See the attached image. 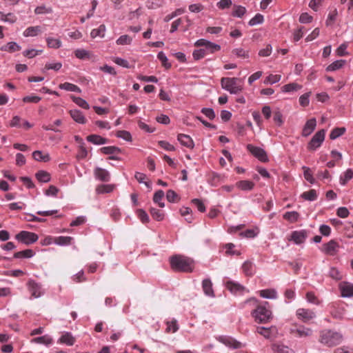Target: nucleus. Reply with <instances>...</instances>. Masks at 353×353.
Masks as SVG:
<instances>
[{"label": "nucleus", "instance_id": "1", "mask_svg": "<svg viewBox=\"0 0 353 353\" xmlns=\"http://www.w3.org/2000/svg\"><path fill=\"white\" fill-rule=\"evenodd\" d=\"M197 47H203L198 50H194L192 53L194 60H199L208 54H213L221 50V46L212 43L204 39H200L194 43Z\"/></svg>", "mask_w": 353, "mask_h": 353}, {"label": "nucleus", "instance_id": "2", "mask_svg": "<svg viewBox=\"0 0 353 353\" xmlns=\"http://www.w3.org/2000/svg\"><path fill=\"white\" fill-rule=\"evenodd\" d=\"M170 266L175 272H192L194 261L190 258L183 255H174L170 259Z\"/></svg>", "mask_w": 353, "mask_h": 353}, {"label": "nucleus", "instance_id": "3", "mask_svg": "<svg viewBox=\"0 0 353 353\" xmlns=\"http://www.w3.org/2000/svg\"><path fill=\"white\" fill-rule=\"evenodd\" d=\"M268 306H269V303L265 301L264 304L257 305L256 309L251 312V315L255 322L257 323H266L272 319V312L268 308Z\"/></svg>", "mask_w": 353, "mask_h": 353}, {"label": "nucleus", "instance_id": "4", "mask_svg": "<svg viewBox=\"0 0 353 353\" xmlns=\"http://www.w3.org/2000/svg\"><path fill=\"white\" fill-rule=\"evenodd\" d=\"M342 335L339 332L332 330L323 331L321 334L320 341L329 347L334 346L342 341Z\"/></svg>", "mask_w": 353, "mask_h": 353}, {"label": "nucleus", "instance_id": "5", "mask_svg": "<svg viewBox=\"0 0 353 353\" xmlns=\"http://www.w3.org/2000/svg\"><path fill=\"white\" fill-rule=\"evenodd\" d=\"M236 78L223 77L221 80L222 88L231 94H237L241 91L242 88L236 84Z\"/></svg>", "mask_w": 353, "mask_h": 353}, {"label": "nucleus", "instance_id": "6", "mask_svg": "<svg viewBox=\"0 0 353 353\" xmlns=\"http://www.w3.org/2000/svg\"><path fill=\"white\" fill-rule=\"evenodd\" d=\"M325 130L324 129H322L315 133V134L312 137V139L307 144V149L309 150H316L321 145L325 139Z\"/></svg>", "mask_w": 353, "mask_h": 353}, {"label": "nucleus", "instance_id": "7", "mask_svg": "<svg viewBox=\"0 0 353 353\" xmlns=\"http://www.w3.org/2000/svg\"><path fill=\"white\" fill-rule=\"evenodd\" d=\"M16 239L26 245H30L37 241L39 236L37 234L28 232L21 231L15 236Z\"/></svg>", "mask_w": 353, "mask_h": 353}, {"label": "nucleus", "instance_id": "8", "mask_svg": "<svg viewBox=\"0 0 353 353\" xmlns=\"http://www.w3.org/2000/svg\"><path fill=\"white\" fill-rule=\"evenodd\" d=\"M27 286L34 298H39L44 294V290L42 288V285L32 279H30L28 281Z\"/></svg>", "mask_w": 353, "mask_h": 353}, {"label": "nucleus", "instance_id": "9", "mask_svg": "<svg viewBox=\"0 0 353 353\" xmlns=\"http://www.w3.org/2000/svg\"><path fill=\"white\" fill-rule=\"evenodd\" d=\"M247 149L261 162L268 161L267 153L263 148L248 144Z\"/></svg>", "mask_w": 353, "mask_h": 353}, {"label": "nucleus", "instance_id": "10", "mask_svg": "<svg viewBox=\"0 0 353 353\" xmlns=\"http://www.w3.org/2000/svg\"><path fill=\"white\" fill-rule=\"evenodd\" d=\"M308 236V232L305 230H295L291 233L289 241H292L296 244H301L304 243Z\"/></svg>", "mask_w": 353, "mask_h": 353}, {"label": "nucleus", "instance_id": "11", "mask_svg": "<svg viewBox=\"0 0 353 353\" xmlns=\"http://www.w3.org/2000/svg\"><path fill=\"white\" fill-rule=\"evenodd\" d=\"M339 245L335 240H330L322 245V252L330 256H334L339 251Z\"/></svg>", "mask_w": 353, "mask_h": 353}, {"label": "nucleus", "instance_id": "12", "mask_svg": "<svg viewBox=\"0 0 353 353\" xmlns=\"http://www.w3.org/2000/svg\"><path fill=\"white\" fill-rule=\"evenodd\" d=\"M225 288L232 294H243L245 291V288L238 282L233 281H227L225 283Z\"/></svg>", "mask_w": 353, "mask_h": 353}, {"label": "nucleus", "instance_id": "13", "mask_svg": "<svg viewBox=\"0 0 353 353\" xmlns=\"http://www.w3.org/2000/svg\"><path fill=\"white\" fill-rule=\"evenodd\" d=\"M339 290L341 296L345 298L353 297V284L347 281H343L339 284Z\"/></svg>", "mask_w": 353, "mask_h": 353}, {"label": "nucleus", "instance_id": "14", "mask_svg": "<svg viewBox=\"0 0 353 353\" xmlns=\"http://www.w3.org/2000/svg\"><path fill=\"white\" fill-rule=\"evenodd\" d=\"M296 315L303 322H307L315 317V313L313 311L304 308L299 309L296 311Z\"/></svg>", "mask_w": 353, "mask_h": 353}, {"label": "nucleus", "instance_id": "15", "mask_svg": "<svg viewBox=\"0 0 353 353\" xmlns=\"http://www.w3.org/2000/svg\"><path fill=\"white\" fill-rule=\"evenodd\" d=\"M94 174L95 178L101 181L108 182L110 180V172L101 168H96L94 170Z\"/></svg>", "mask_w": 353, "mask_h": 353}, {"label": "nucleus", "instance_id": "16", "mask_svg": "<svg viewBox=\"0 0 353 353\" xmlns=\"http://www.w3.org/2000/svg\"><path fill=\"white\" fill-rule=\"evenodd\" d=\"M316 126V120L315 118H312L307 121L302 130V136L306 137L310 135L314 130Z\"/></svg>", "mask_w": 353, "mask_h": 353}, {"label": "nucleus", "instance_id": "17", "mask_svg": "<svg viewBox=\"0 0 353 353\" xmlns=\"http://www.w3.org/2000/svg\"><path fill=\"white\" fill-rule=\"evenodd\" d=\"M256 332L259 334L263 336L266 339H270L273 334L276 333V328L275 326L265 327L263 326H259L256 327Z\"/></svg>", "mask_w": 353, "mask_h": 353}, {"label": "nucleus", "instance_id": "18", "mask_svg": "<svg viewBox=\"0 0 353 353\" xmlns=\"http://www.w3.org/2000/svg\"><path fill=\"white\" fill-rule=\"evenodd\" d=\"M290 332L299 337H303L310 336L312 334V330L304 326H299L291 328Z\"/></svg>", "mask_w": 353, "mask_h": 353}, {"label": "nucleus", "instance_id": "19", "mask_svg": "<svg viewBox=\"0 0 353 353\" xmlns=\"http://www.w3.org/2000/svg\"><path fill=\"white\" fill-rule=\"evenodd\" d=\"M220 341L226 346L232 349H239L241 347V343L232 337L222 336L220 339Z\"/></svg>", "mask_w": 353, "mask_h": 353}, {"label": "nucleus", "instance_id": "20", "mask_svg": "<svg viewBox=\"0 0 353 353\" xmlns=\"http://www.w3.org/2000/svg\"><path fill=\"white\" fill-rule=\"evenodd\" d=\"M177 140L182 145L188 148L192 149L194 146V141L189 135L185 134H179L177 136Z\"/></svg>", "mask_w": 353, "mask_h": 353}, {"label": "nucleus", "instance_id": "21", "mask_svg": "<svg viewBox=\"0 0 353 353\" xmlns=\"http://www.w3.org/2000/svg\"><path fill=\"white\" fill-rule=\"evenodd\" d=\"M202 288L205 295L214 297V292L212 288V283L210 279H205L202 281Z\"/></svg>", "mask_w": 353, "mask_h": 353}, {"label": "nucleus", "instance_id": "22", "mask_svg": "<svg viewBox=\"0 0 353 353\" xmlns=\"http://www.w3.org/2000/svg\"><path fill=\"white\" fill-rule=\"evenodd\" d=\"M30 342L32 343L43 344L46 346H48L52 343L53 339L49 335L46 334L41 336L34 338L30 341Z\"/></svg>", "mask_w": 353, "mask_h": 353}, {"label": "nucleus", "instance_id": "23", "mask_svg": "<svg viewBox=\"0 0 353 353\" xmlns=\"http://www.w3.org/2000/svg\"><path fill=\"white\" fill-rule=\"evenodd\" d=\"M87 141L94 145H103L108 143V140L98 134H90L87 137Z\"/></svg>", "mask_w": 353, "mask_h": 353}, {"label": "nucleus", "instance_id": "24", "mask_svg": "<svg viewBox=\"0 0 353 353\" xmlns=\"http://www.w3.org/2000/svg\"><path fill=\"white\" fill-rule=\"evenodd\" d=\"M73 238L71 236H57L53 237V243L61 246L69 245L72 243Z\"/></svg>", "mask_w": 353, "mask_h": 353}, {"label": "nucleus", "instance_id": "25", "mask_svg": "<svg viewBox=\"0 0 353 353\" xmlns=\"http://www.w3.org/2000/svg\"><path fill=\"white\" fill-rule=\"evenodd\" d=\"M71 117L77 123L84 124L86 122V119L83 114L82 112L79 110H72L70 111Z\"/></svg>", "mask_w": 353, "mask_h": 353}, {"label": "nucleus", "instance_id": "26", "mask_svg": "<svg viewBox=\"0 0 353 353\" xmlns=\"http://www.w3.org/2000/svg\"><path fill=\"white\" fill-rule=\"evenodd\" d=\"M236 185L238 188L241 189L243 191H249L252 190L255 184L254 182L248 180H242L239 181L236 183Z\"/></svg>", "mask_w": 353, "mask_h": 353}, {"label": "nucleus", "instance_id": "27", "mask_svg": "<svg viewBox=\"0 0 353 353\" xmlns=\"http://www.w3.org/2000/svg\"><path fill=\"white\" fill-rule=\"evenodd\" d=\"M242 270L244 274L248 276H252L255 272L254 264L250 261H246L243 263Z\"/></svg>", "mask_w": 353, "mask_h": 353}, {"label": "nucleus", "instance_id": "28", "mask_svg": "<svg viewBox=\"0 0 353 353\" xmlns=\"http://www.w3.org/2000/svg\"><path fill=\"white\" fill-rule=\"evenodd\" d=\"M59 342L70 346L74 343L75 339L72 336L71 333L65 332L60 337Z\"/></svg>", "mask_w": 353, "mask_h": 353}, {"label": "nucleus", "instance_id": "29", "mask_svg": "<svg viewBox=\"0 0 353 353\" xmlns=\"http://www.w3.org/2000/svg\"><path fill=\"white\" fill-rule=\"evenodd\" d=\"M32 157L37 161L48 162L50 160L48 153L43 154L40 150H36L32 153Z\"/></svg>", "mask_w": 353, "mask_h": 353}, {"label": "nucleus", "instance_id": "30", "mask_svg": "<svg viewBox=\"0 0 353 353\" xmlns=\"http://www.w3.org/2000/svg\"><path fill=\"white\" fill-rule=\"evenodd\" d=\"M41 32V28L39 26H30L25 30L23 32L24 37H34Z\"/></svg>", "mask_w": 353, "mask_h": 353}, {"label": "nucleus", "instance_id": "31", "mask_svg": "<svg viewBox=\"0 0 353 353\" xmlns=\"http://www.w3.org/2000/svg\"><path fill=\"white\" fill-rule=\"evenodd\" d=\"M59 88L61 90H65L70 92H74L78 93H80L81 92V90L79 87L68 82L59 84Z\"/></svg>", "mask_w": 353, "mask_h": 353}, {"label": "nucleus", "instance_id": "32", "mask_svg": "<svg viewBox=\"0 0 353 353\" xmlns=\"http://www.w3.org/2000/svg\"><path fill=\"white\" fill-rule=\"evenodd\" d=\"M37 179L41 183H47L50 181V174L46 171L39 170L35 174Z\"/></svg>", "mask_w": 353, "mask_h": 353}, {"label": "nucleus", "instance_id": "33", "mask_svg": "<svg viewBox=\"0 0 353 353\" xmlns=\"http://www.w3.org/2000/svg\"><path fill=\"white\" fill-rule=\"evenodd\" d=\"M21 46L16 42H9L6 46L1 47V50L8 51L9 52H14L21 50Z\"/></svg>", "mask_w": 353, "mask_h": 353}, {"label": "nucleus", "instance_id": "34", "mask_svg": "<svg viewBox=\"0 0 353 353\" xmlns=\"http://www.w3.org/2000/svg\"><path fill=\"white\" fill-rule=\"evenodd\" d=\"M345 63V60H336L326 68V71L332 72L341 68Z\"/></svg>", "mask_w": 353, "mask_h": 353}, {"label": "nucleus", "instance_id": "35", "mask_svg": "<svg viewBox=\"0 0 353 353\" xmlns=\"http://www.w3.org/2000/svg\"><path fill=\"white\" fill-rule=\"evenodd\" d=\"M101 152L105 154H118L121 152V148L116 146H105L100 149Z\"/></svg>", "mask_w": 353, "mask_h": 353}, {"label": "nucleus", "instance_id": "36", "mask_svg": "<svg viewBox=\"0 0 353 353\" xmlns=\"http://www.w3.org/2000/svg\"><path fill=\"white\" fill-rule=\"evenodd\" d=\"M260 296L265 299H274L277 297V293L275 290L267 289L261 290Z\"/></svg>", "mask_w": 353, "mask_h": 353}, {"label": "nucleus", "instance_id": "37", "mask_svg": "<svg viewBox=\"0 0 353 353\" xmlns=\"http://www.w3.org/2000/svg\"><path fill=\"white\" fill-rule=\"evenodd\" d=\"M299 216V214L296 211L287 212L283 214V218L290 223L296 222Z\"/></svg>", "mask_w": 353, "mask_h": 353}, {"label": "nucleus", "instance_id": "38", "mask_svg": "<svg viewBox=\"0 0 353 353\" xmlns=\"http://www.w3.org/2000/svg\"><path fill=\"white\" fill-rule=\"evenodd\" d=\"M317 193L316 191L314 189L310 190L307 192H304L301 194V197L304 199L305 200L313 201L316 200L317 199Z\"/></svg>", "mask_w": 353, "mask_h": 353}, {"label": "nucleus", "instance_id": "39", "mask_svg": "<svg viewBox=\"0 0 353 353\" xmlns=\"http://www.w3.org/2000/svg\"><path fill=\"white\" fill-rule=\"evenodd\" d=\"M34 252L31 249L25 250L23 251L15 252L14 257L16 259L20 258H31L34 256Z\"/></svg>", "mask_w": 353, "mask_h": 353}, {"label": "nucleus", "instance_id": "40", "mask_svg": "<svg viewBox=\"0 0 353 353\" xmlns=\"http://www.w3.org/2000/svg\"><path fill=\"white\" fill-rule=\"evenodd\" d=\"M105 32V26L102 24L100 25L98 28L93 29L91 31L90 36L92 38H96L97 37H103Z\"/></svg>", "mask_w": 353, "mask_h": 353}, {"label": "nucleus", "instance_id": "41", "mask_svg": "<svg viewBox=\"0 0 353 353\" xmlns=\"http://www.w3.org/2000/svg\"><path fill=\"white\" fill-rule=\"evenodd\" d=\"M346 131V129L345 128H334L330 134V139L332 140H334L337 139L338 137L343 135Z\"/></svg>", "mask_w": 353, "mask_h": 353}, {"label": "nucleus", "instance_id": "42", "mask_svg": "<svg viewBox=\"0 0 353 353\" xmlns=\"http://www.w3.org/2000/svg\"><path fill=\"white\" fill-rule=\"evenodd\" d=\"M150 214L152 218L158 221H162L164 219V213L161 210L152 208L150 209Z\"/></svg>", "mask_w": 353, "mask_h": 353}, {"label": "nucleus", "instance_id": "43", "mask_svg": "<svg viewBox=\"0 0 353 353\" xmlns=\"http://www.w3.org/2000/svg\"><path fill=\"white\" fill-rule=\"evenodd\" d=\"M246 12V9L242 6H234L232 15L234 17H242Z\"/></svg>", "mask_w": 353, "mask_h": 353}, {"label": "nucleus", "instance_id": "44", "mask_svg": "<svg viewBox=\"0 0 353 353\" xmlns=\"http://www.w3.org/2000/svg\"><path fill=\"white\" fill-rule=\"evenodd\" d=\"M72 99L73 102H74L79 107L85 110H88L90 108V105L88 102L82 98L72 96Z\"/></svg>", "mask_w": 353, "mask_h": 353}, {"label": "nucleus", "instance_id": "45", "mask_svg": "<svg viewBox=\"0 0 353 353\" xmlns=\"http://www.w3.org/2000/svg\"><path fill=\"white\" fill-rule=\"evenodd\" d=\"M301 87H302L301 85H299L296 83H288V84L283 85L282 87L281 90L284 92H290L296 91L299 89H301Z\"/></svg>", "mask_w": 353, "mask_h": 353}, {"label": "nucleus", "instance_id": "46", "mask_svg": "<svg viewBox=\"0 0 353 353\" xmlns=\"http://www.w3.org/2000/svg\"><path fill=\"white\" fill-rule=\"evenodd\" d=\"M46 41L48 46L50 48L58 49L61 46V41L58 39L48 37Z\"/></svg>", "mask_w": 353, "mask_h": 353}, {"label": "nucleus", "instance_id": "47", "mask_svg": "<svg viewBox=\"0 0 353 353\" xmlns=\"http://www.w3.org/2000/svg\"><path fill=\"white\" fill-rule=\"evenodd\" d=\"M302 169L303 170V175L305 180L312 184L315 183V179L312 176L310 168L306 166H303Z\"/></svg>", "mask_w": 353, "mask_h": 353}, {"label": "nucleus", "instance_id": "48", "mask_svg": "<svg viewBox=\"0 0 353 353\" xmlns=\"http://www.w3.org/2000/svg\"><path fill=\"white\" fill-rule=\"evenodd\" d=\"M166 325H167V327H166L167 332L174 333L179 330V325L177 323V321L175 319H173L171 321H167Z\"/></svg>", "mask_w": 353, "mask_h": 353}, {"label": "nucleus", "instance_id": "49", "mask_svg": "<svg viewBox=\"0 0 353 353\" xmlns=\"http://www.w3.org/2000/svg\"><path fill=\"white\" fill-rule=\"evenodd\" d=\"M166 199L170 203H175L179 200V196L174 190H168L166 193Z\"/></svg>", "mask_w": 353, "mask_h": 353}, {"label": "nucleus", "instance_id": "50", "mask_svg": "<svg viewBox=\"0 0 353 353\" xmlns=\"http://www.w3.org/2000/svg\"><path fill=\"white\" fill-rule=\"evenodd\" d=\"M353 177V172L351 169H347L343 174V176H341L340 182L341 184L345 185L348 181Z\"/></svg>", "mask_w": 353, "mask_h": 353}, {"label": "nucleus", "instance_id": "51", "mask_svg": "<svg viewBox=\"0 0 353 353\" xmlns=\"http://www.w3.org/2000/svg\"><path fill=\"white\" fill-rule=\"evenodd\" d=\"M157 58L161 61L162 65L166 69H168L171 67V63L168 62V59L163 52H159L157 54Z\"/></svg>", "mask_w": 353, "mask_h": 353}, {"label": "nucleus", "instance_id": "52", "mask_svg": "<svg viewBox=\"0 0 353 353\" xmlns=\"http://www.w3.org/2000/svg\"><path fill=\"white\" fill-rule=\"evenodd\" d=\"M0 19L6 22L13 23L17 21V17L14 16L12 13L5 14L3 12H0Z\"/></svg>", "mask_w": 353, "mask_h": 353}, {"label": "nucleus", "instance_id": "53", "mask_svg": "<svg viewBox=\"0 0 353 353\" xmlns=\"http://www.w3.org/2000/svg\"><path fill=\"white\" fill-rule=\"evenodd\" d=\"M112 190L113 186L112 185H100L96 189L98 194L109 193Z\"/></svg>", "mask_w": 353, "mask_h": 353}, {"label": "nucleus", "instance_id": "54", "mask_svg": "<svg viewBox=\"0 0 353 353\" xmlns=\"http://www.w3.org/2000/svg\"><path fill=\"white\" fill-rule=\"evenodd\" d=\"M263 21V16L261 14H256L248 22L249 26H254L262 23Z\"/></svg>", "mask_w": 353, "mask_h": 353}, {"label": "nucleus", "instance_id": "55", "mask_svg": "<svg viewBox=\"0 0 353 353\" xmlns=\"http://www.w3.org/2000/svg\"><path fill=\"white\" fill-rule=\"evenodd\" d=\"M329 276L335 280H341L343 278L341 273L336 268H331L329 272Z\"/></svg>", "mask_w": 353, "mask_h": 353}, {"label": "nucleus", "instance_id": "56", "mask_svg": "<svg viewBox=\"0 0 353 353\" xmlns=\"http://www.w3.org/2000/svg\"><path fill=\"white\" fill-rule=\"evenodd\" d=\"M132 41V38L127 35L124 34L121 36L116 41L118 45H128L130 44Z\"/></svg>", "mask_w": 353, "mask_h": 353}, {"label": "nucleus", "instance_id": "57", "mask_svg": "<svg viewBox=\"0 0 353 353\" xmlns=\"http://www.w3.org/2000/svg\"><path fill=\"white\" fill-rule=\"evenodd\" d=\"M137 216L139 218V219L143 223H146L149 222V216L148 214L145 212V210L142 209L137 210Z\"/></svg>", "mask_w": 353, "mask_h": 353}, {"label": "nucleus", "instance_id": "58", "mask_svg": "<svg viewBox=\"0 0 353 353\" xmlns=\"http://www.w3.org/2000/svg\"><path fill=\"white\" fill-rule=\"evenodd\" d=\"M75 56L80 59H89L88 51L84 49H77L74 52Z\"/></svg>", "mask_w": 353, "mask_h": 353}, {"label": "nucleus", "instance_id": "59", "mask_svg": "<svg viewBox=\"0 0 353 353\" xmlns=\"http://www.w3.org/2000/svg\"><path fill=\"white\" fill-rule=\"evenodd\" d=\"M281 80V75L278 74H270L266 77L264 81L265 83L274 84L279 82Z\"/></svg>", "mask_w": 353, "mask_h": 353}, {"label": "nucleus", "instance_id": "60", "mask_svg": "<svg viewBox=\"0 0 353 353\" xmlns=\"http://www.w3.org/2000/svg\"><path fill=\"white\" fill-rule=\"evenodd\" d=\"M52 12V10L51 8H47L45 6H37L34 10V12L37 14H49Z\"/></svg>", "mask_w": 353, "mask_h": 353}, {"label": "nucleus", "instance_id": "61", "mask_svg": "<svg viewBox=\"0 0 353 353\" xmlns=\"http://www.w3.org/2000/svg\"><path fill=\"white\" fill-rule=\"evenodd\" d=\"M232 53L237 56L238 57H242V58H248L249 54L248 52L244 50L243 48H235L232 50Z\"/></svg>", "mask_w": 353, "mask_h": 353}, {"label": "nucleus", "instance_id": "62", "mask_svg": "<svg viewBox=\"0 0 353 353\" xmlns=\"http://www.w3.org/2000/svg\"><path fill=\"white\" fill-rule=\"evenodd\" d=\"M273 120L279 126H281L283 125V115L280 111L276 110L274 112Z\"/></svg>", "mask_w": 353, "mask_h": 353}, {"label": "nucleus", "instance_id": "63", "mask_svg": "<svg viewBox=\"0 0 353 353\" xmlns=\"http://www.w3.org/2000/svg\"><path fill=\"white\" fill-rule=\"evenodd\" d=\"M201 112L210 120H212L215 118V113L212 108H203L201 109Z\"/></svg>", "mask_w": 353, "mask_h": 353}, {"label": "nucleus", "instance_id": "64", "mask_svg": "<svg viewBox=\"0 0 353 353\" xmlns=\"http://www.w3.org/2000/svg\"><path fill=\"white\" fill-rule=\"evenodd\" d=\"M117 137L125 141H131L132 136L130 133L125 130H119L117 132Z\"/></svg>", "mask_w": 353, "mask_h": 353}]
</instances>
